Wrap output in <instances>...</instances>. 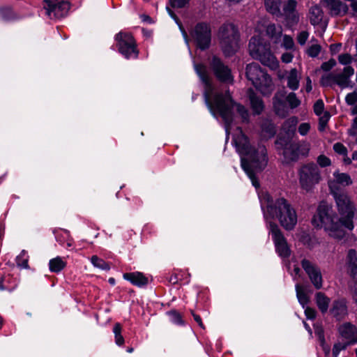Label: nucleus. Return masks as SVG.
<instances>
[{
  "label": "nucleus",
  "instance_id": "obj_17",
  "mask_svg": "<svg viewBox=\"0 0 357 357\" xmlns=\"http://www.w3.org/2000/svg\"><path fill=\"white\" fill-rule=\"evenodd\" d=\"M347 272L354 283L357 284V252L349 249L346 257Z\"/></svg>",
  "mask_w": 357,
  "mask_h": 357
},
{
  "label": "nucleus",
  "instance_id": "obj_44",
  "mask_svg": "<svg viewBox=\"0 0 357 357\" xmlns=\"http://www.w3.org/2000/svg\"><path fill=\"white\" fill-rule=\"evenodd\" d=\"M317 163L322 167L331 165V160L324 155H321L317 158Z\"/></svg>",
  "mask_w": 357,
  "mask_h": 357
},
{
  "label": "nucleus",
  "instance_id": "obj_22",
  "mask_svg": "<svg viewBox=\"0 0 357 357\" xmlns=\"http://www.w3.org/2000/svg\"><path fill=\"white\" fill-rule=\"evenodd\" d=\"M248 93L253 114L255 115L260 114L264 109L263 100L255 94L252 89H248Z\"/></svg>",
  "mask_w": 357,
  "mask_h": 357
},
{
  "label": "nucleus",
  "instance_id": "obj_38",
  "mask_svg": "<svg viewBox=\"0 0 357 357\" xmlns=\"http://www.w3.org/2000/svg\"><path fill=\"white\" fill-rule=\"evenodd\" d=\"M320 82L321 84L324 86H329L332 83H334V73H331L322 76Z\"/></svg>",
  "mask_w": 357,
  "mask_h": 357
},
{
  "label": "nucleus",
  "instance_id": "obj_36",
  "mask_svg": "<svg viewBox=\"0 0 357 357\" xmlns=\"http://www.w3.org/2000/svg\"><path fill=\"white\" fill-rule=\"evenodd\" d=\"M330 117L331 115L328 112H325L322 116H320L318 127L319 131L323 132L325 130Z\"/></svg>",
  "mask_w": 357,
  "mask_h": 357
},
{
  "label": "nucleus",
  "instance_id": "obj_26",
  "mask_svg": "<svg viewBox=\"0 0 357 357\" xmlns=\"http://www.w3.org/2000/svg\"><path fill=\"white\" fill-rule=\"evenodd\" d=\"M316 304L322 314L328 312L331 299L323 292H317L315 294Z\"/></svg>",
  "mask_w": 357,
  "mask_h": 357
},
{
  "label": "nucleus",
  "instance_id": "obj_43",
  "mask_svg": "<svg viewBox=\"0 0 357 357\" xmlns=\"http://www.w3.org/2000/svg\"><path fill=\"white\" fill-rule=\"evenodd\" d=\"M338 61L342 65H348L351 63L352 57L349 54H342L339 55Z\"/></svg>",
  "mask_w": 357,
  "mask_h": 357
},
{
  "label": "nucleus",
  "instance_id": "obj_52",
  "mask_svg": "<svg viewBox=\"0 0 357 357\" xmlns=\"http://www.w3.org/2000/svg\"><path fill=\"white\" fill-rule=\"evenodd\" d=\"M310 128V124L307 123H301L298 127V132L301 135H306Z\"/></svg>",
  "mask_w": 357,
  "mask_h": 357
},
{
  "label": "nucleus",
  "instance_id": "obj_18",
  "mask_svg": "<svg viewBox=\"0 0 357 357\" xmlns=\"http://www.w3.org/2000/svg\"><path fill=\"white\" fill-rule=\"evenodd\" d=\"M322 3L333 16L344 15L348 10L347 6L340 0H322Z\"/></svg>",
  "mask_w": 357,
  "mask_h": 357
},
{
  "label": "nucleus",
  "instance_id": "obj_11",
  "mask_svg": "<svg viewBox=\"0 0 357 357\" xmlns=\"http://www.w3.org/2000/svg\"><path fill=\"white\" fill-rule=\"evenodd\" d=\"M209 66L214 75L220 82L227 84L234 82L231 69L220 58L213 56L209 62Z\"/></svg>",
  "mask_w": 357,
  "mask_h": 357
},
{
  "label": "nucleus",
  "instance_id": "obj_23",
  "mask_svg": "<svg viewBox=\"0 0 357 357\" xmlns=\"http://www.w3.org/2000/svg\"><path fill=\"white\" fill-rule=\"evenodd\" d=\"M298 123V120L296 117H291L288 119H287L283 125H282V132H284L283 134L281 132L279 136H282L284 137H289V139H291L292 136L294 135L295 130H296V126Z\"/></svg>",
  "mask_w": 357,
  "mask_h": 357
},
{
  "label": "nucleus",
  "instance_id": "obj_3",
  "mask_svg": "<svg viewBox=\"0 0 357 357\" xmlns=\"http://www.w3.org/2000/svg\"><path fill=\"white\" fill-rule=\"evenodd\" d=\"M238 134L234 140L236 146L246 155V158L242 159V167L252 181V185L257 188L259 187V183L255 176V172L261 171L266 166V149L264 145H259L257 149H253L241 129L238 128Z\"/></svg>",
  "mask_w": 357,
  "mask_h": 357
},
{
  "label": "nucleus",
  "instance_id": "obj_6",
  "mask_svg": "<svg viewBox=\"0 0 357 357\" xmlns=\"http://www.w3.org/2000/svg\"><path fill=\"white\" fill-rule=\"evenodd\" d=\"M218 36L221 50L226 56L233 55L238 50L240 33L235 24L227 22L221 25Z\"/></svg>",
  "mask_w": 357,
  "mask_h": 357
},
{
  "label": "nucleus",
  "instance_id": "obj_63",
  "mask_svg": "<svg viewBox=\"0 0 357 357\" xmlns=\"http://www.w3.org/2000/svg\"><path fill=\"white\" fill-rule=\"evenodd\" d=\"M352 9L355 11V12H357V1H354L352 3H351V5Z\"/></svg>",
  "mask_w": 357,
  "mask_h": 357
},
{
  "label": "nucleus",
  "instance_id": "obj_15",
  "mask_svg": "<svg viewBox=\"0 0 357 357\" xmlns=\"http://www.w3.org/2000/svg\"><path fill=\"white\" fill-rule=\"evenodd\" d=\"M302 268L308 275L311 282L317 289L322 287V275L319 268L306 259L301 261Z\"/></svg>",
  "mask_w": 357,
  "mask_h": 357
},
{
  "label": "nucleus",
  "instance_id": "obj_37",
  "mask_svg": "<svg viewBox=\"0 0 357 357\" xmlns=\"http://www.w3.org/2000/svg\"><path fill=\"white\" fill-rule=\"evenodd\" d=\"M321 47L318 44L312 45L307 50V54L311 57H316L321 52Z\"/></svg>",
  "mask_w": 357,
  "mask_h": 357
},
{
  "label": "nucleus",
  "instance_id": "obj_4",
  "mask_svg": "<svg viewBox=\"0 0 357 357\" xmlns=\"http://www.w3.org/2000/svg\"><path fill=\"white\" fill-rule=\"evenodd\" d=\"M261 202L266 208L264 211L266 218L278 219L280 225L287 231L294 229L297 223V214L287 199L282 197L274 201L269 194L266 193Z\"/></svg>",
  "mask_w": 357,
  "mask_h": 357
},
{
  "label": "nucleus",
  "instance_id": "obj_34",
  "mask_svg": "<svg viewBox=\"0 0 357 357\" xmlns=\"http://www.w3.org/2000/svg\"><path fill=\"white\" fill-rule=\"evenodd\" d=\"M26 251L22 250L21 253L16 258V263L17 266L28 269L29 266L28 264L29 258L26 257Z\"/></svg>",
  "mask_w": 357,
  "mask_h": 357
},
{
  "label": "nucleus",
  "instance_id": "obj_27",
  "mask_svg": "<svg viewBox=\"0 0 357 357\" xmlns=\"http://www.w3.org/2000/svg\"><path fill=\"white\" fill-rule=\"evenodd\" d=\"M261 135L263 137L269 139L276 132L274 125L268 119H263L261 123Z\"/></svg>",
  "mask_w": 357,
  "mask_h": 357
},
{
  "label": "nucleus",
  "instance_id": "obj_56",
  "mask_svg": "<svg viewBox=\"0 0 357 357\" xmlns=\"http://www.w3.org/2000/svg\"><path fill=\"white\" fill-rule=\"evenodd\" d=\"M341 47V44H332L330 46V50L333 54H336Z\"/></svg>",
  "mask_w": 357,
  "mask_h": 357
},
{
  "label": "nucleus",
  "instance_id": "obj_49",
  "mask_svg": "<svg viewBox=\"0 0 357 357\" xmlns=\"http://www.w3.org/2000/svg\"><path fill=\"white\" fill-rule=\"evenodd\" d=\"M348 134L350 136H355L357 135V116L353 120L351 126L348 130Z\"/></svg>",
  "mask_w": 357,
  "mask_h": 357
},
{
  "label": "nucleus",
  "instance_id": "obj_19",
  "mask_svg": "<svg viewBox=\"0 0 357 357\" xmlns=\"http://www.w3.org/2000/svg\"><path fill=\"white\" fill-rule=\"evenodd\" d=\"M354 74V69L349 66L344 68L340 73H334V83L342 88H346L349 85V77Z\"/></svg>",
  "mask_w": 357,
  "mask_h": 357
},
{
  "label": "nucleus",
  "instance_id": "obj_7",
  "mask_svg": "<svg viewBox=\"0 0 357 357\" xmlns=\"http://www.w3.org/2000/svg\"><path fill=\"white\" fill-rule=\"evenodd\" d=\"M246 77L263 95L269 96L273 91L275 87L271 77L258 63L247 66Z\"/></svg>",
  "mask_w": 357,
  "mask_h": 357
},
{
  "label": "nucleus",
  "instance_id": "obj_58",
  "mask_svg": "<svg viewBox=\"0 0 357 357\" xmlns=\"http://www.w3.org/2000/svg\"><path fill=\"white\" fill-rule=\"evenodd\" d=\"M115 341H116V343L118 345H122V344L124 343V338H123V337L121 335V334H120V335H115Z\"/></svg>",
  "mask_w": 357,
  "mask_h": 357
},
{
  "label": "nucleus",
  "instance_id": "obj_14",
  "mask_svg": "<svg viewBox=\"0 0 357 357\" xmlns=\"http://www.w3.org/2000/svg\"><path fill=\"white\" fill-rule=\"evenodd\" d=\"M44 3L45 13L51 19L64 17L70 9V3L68 1L53 2L50 0H45Z\"/></svg>",
  "mask_w": 357,
  "mask_h": 357
},
{
  "label": "nucleus",
  "instance_id": "obj_28",
  "mask_svg": "<svg viewBox=\"0 0 357 357\" xmlns=\"http://www.w3.org/2000/svg\"><path fill=\"white\" fill-rule=\"evenodd\" d=\"M310 20L312 24H319L323 19V11L317 5L313 6L310 9Z\"/></svg>",
  "mask_w": 357,
  "mask_h": 357
},
{
  "label": "nucleus",
  "instance_id": "obj_13",
  "mask_svg": "<svg viewBox=\"0 0 357 357\" xmlns=\"http://www.w3.org/2000/svg\"><path fill=\"white\" fill-rule=\"evenodd\" d=\"M119 51L126 58L134 56H137L138 52L136 50L133 37L128 33L120 32L116 36Z\"/></svg>",
  "mask_w": 357,
  "mask_h": 357
},
{
  "label": "nucleus",
  "instance_id": "obj_46",
  "mask_svg": "<svg viewBox=\"0 0 357 357\" xmlns=\"http://www.w3.org/2000/svg\"><path fill=\"white\" fill-rule=\"evenodd\" d=\"M336 65V61L334 59H331L328 61L324 62L321 68L324 71H328Z\"/></svg>",
  "mask_w": 357,
  "mask_h": 357
},
{
  "label": "nucleus",
  "instance_id": "obj_2",
  "mask_svg": "<svg viewBox=\"0 0 357 357\" xmlns=\"http://www.w3.org/2000/svg\"><path fill=\"white\" fill-rule=\"evenodd\" d=\"M195 68L204 84L203 95L206 105L212 113L215 112L219 113L225 121L227 132H229V126L234 119L232 109L234 107L240 115L242 121L248 123L249 112L243 105L236 103L228 91L225 93L215 91L212 79L208 75L206 66L195 64Z\"/></svg>",
  "mask_w": 357,
  "mask_h": 357
},
{
  "label": "nucleus",
  "instance_id": "obj_59",
  "mask_svg": "<svg viewBox=\"0 0 357 357\" xmlns=\"http://www.w3.org/2000/svg\"><path fill=\"white\" fill-rule=\"evenodd\" d=\"M113 331L116 335H120L121 333V326L120 324L119 323H116L115 325H114V329H113Z\"/></svg>",
  "mask_w": 357,
  "mask_h": 357
},
{
  "label": "nucleus",
  "instance_id": "obj_50",
  "mask_svg": "<svg viewBox=\"0 0 357 357\" xmlns=\"http://www.w3.org/2000/svg\"><path fill=\"white\" fill-rule=\"evenodd\" d=\"M167 9L169 10L170 15L175 20L176 22L179 26L181 30L183 32L184 37L187 38L188 34H187L186 31L184 30V29L183 28L182 24H181V22L179 21L178 18L177 17V16L169 8H167Z\"/></svg>",
  "mask_w": 357,
  "mask_h": 357
},
{
  "label": "nucleus",
  "instance_id": "obj_51",
  "mask_svg": "<svg viewBox=\"0 0 357 357\" xmlns=\"http://www.w3.org/2000/svg\"><path fill=\"white\" fill-rule=\"evenodd\" d=\"M305 314L307 319H313L316 317L317 312L314 309L307 307L305 310Z\"/></svg>",
  "mask_w": 357,
  "mask_h": 357
},
{
  "label": "nucleus",
  "instance_id": "obj_45",
  "mask_svg": "<svg viewBox=\"0 0 357 357\" xmlns=\"http://www.w3.org/2000/svg\"><path fill=\"white\" fill-rule=\"evenodd\" d=\"M189 1L190 0H169L171 6L174 8H183Z\"/></svg>",
  "mask_w": 357,
  "mask_h": 357
},
{
  "label": "nucleus",
  "instance_id": "obj_5",
  "mask_svg": "<svg viewBox=\"0 0 357 357\" xmlns=\"http://www.w3.org/2000/svg\"><path fill=\"white\" fill-rule=\"evenodd\" d=\"M275 144L277 151L283 155L284 162L286 163L296 162L300 155H307L310 150L309 144L296 142L282 136L278 137Z\"/></svg>",
  "mask_w": 357,
  "mask_h": 357
},
{
  "label": "nucleus",
  "instance_id": "obj_10",
  "mask_svg": "<svg viewBox=\"0 0 357 357\" xmlns=\"http://www.w3.org/2000/svg\"><path fill=\"white\" fill-rule=\"evenodd\" d=\"M269 229L274 241L276 252L283 258L289 257L291 254V250L287 239L278 225L275 222H271L269 223Z\"/></svg>",
  "mask_w": 357,
  "mask_h": 357
},
{
  "label": "nucleus",
  "instance_id": "obj_20",
  "mask_svg": "<svg viewBox=\"0 0 357 357\" xmlns=\"http://www.w3.org/2000/svg\"><path fill=\"white\" fill-rule=\"evenodd\" d=\"M342 337L349 340L350 342H357V328L350 323H345L339 328Z\"/></svg>",
  "mask_w": 357,
  "mask_h": 357
},
{
  "label": "nucleus",
  "instance_id": "obj_62",
  "mask_svg": "<svg viewBox=\"0 0 357 357\" xmlns=\"http://www.w3.org/2000/svg\"><path fill=\"white\" fill-rule=\"evenodd\" d=\"M169 282H171V283H172V284H176V283L178 282L177 275H172V276L169 278Z\"/></svg>",
  "mask_w": 357,
  "mask_h": 357
},
{
  "label": "nucleus",
  "instance_id": "obj_16",
  "mask_svg": "<svg viewBox=\"0 0 357 357\" xmlns=\"http://www.w3.org/2000/svg\"><path fill=\"white\" fill-rule=\"evenodd\" d=\"M330 313L337 321L344 319L348 314L346 300L344 298L335 300L330 309Z\"/></svg>",
  "mask_w": 357,
  "mask_h": 357
},
{
  "label": "nucleus",
  "instance_id": "obj_53",
  "mask_svg": "<svg viewBox=\"0 0 357 357\" xmlns=\"http://www.w3.org/2000/svg\"><path fill=\"white\" fill-rule=\"evenodd\" d=\"M170 314L172 316L173 320L175 323L182 324L183 321L179 313L176 311H171Z\"/></svg>",
  "mask_w": 357,
  "mask_h": 357
},
{
  "label": "nucleus",
  "instance_id": "obj_47",
  "mask_svg": "<svg viewBox=\"0 0 357 357\" xmlns=\"http://www.w3.org/2000/svg\"><path fill=\"white\" fill-rule=\"evenodd\" d=\"M308 36H309V33L307 31H301L298 35V37H297L298 43L301 45H305L308 38Z\"/></svg>",
  "mask_w": 357,
  "mask_h": 357
},
{
  "label": "nucleus",
  "instance_id": "obj_57",
  "mask_svg": "<svg viewBox=\"0 0 357 357\" xmlns=\"http://www.w3.org/2000/svg\"><path fill=\"white\" fill-rule=\"evenodd\" d=\"M282 60L284 63H289L292 60V55L289 53H286L282 54Z\"/></svg>",
  "mask_w": 357,
  "mask_h": 357
},
{
  "label": "nucleus",
  "instance_id": "obj_61",
  "mask_svg": "<svg viewBox=\"0 0 357 357\" xmlns=\"http://www.w3.org/2000/svg\"><path fill=\"white\" fill-rule=\"evenodd\" d=\"M352 158H350L349 157H347V155H346V156H344V158H343V162L345 165H350L351 164L352 162Z\"/></svg>",
  "mask_w": 357,
  "mask_h": 357
},
{
  "label": "nucleus",
  "instance_id": "obj_30",
  "mask_svg": "<svg viewBox=\"0 0 357 357\" xmlns=\"http://www.w3.org/2000/svg\"><path fill=\"white\" fill-rule=\"evenodd\" d=\"M296 291L298 301L304 307L309 302V296H307L306 288L303 285L297 284L296 285Z\"/></svg>",
  "mask_w": 357,
  "mask_h": 357
},
{
  "label": "nucleus",
  "instance_id": "obj_40",
  "mask_svg": "<svg viewBox=\"0 0 357 357\" xmlns=\"http://www.w3.org/2000/svg\"><path fill=\"white\" fill-rule=\"evenodd\" d=\"M334 151L343 156L347 155V149L342 143L337 142L333 145Z\"/></svg>",
  "mask_w": 357,
  "mask_h": 357
},
{
  "label": "nucleus",
  "instance_id": "obj_24",
  "mask_svg": "<svg viewBox=\"0 0 357 357\" xmlns=\"http://www.w3.org/2000/svg\"><path fill=\"white\" fill-rule=\"evenodd\" d=\"M300 79L297 69H291L287 75V86L292 91L297 90L299 87Z\"/></svg>",
  "mask_w": 357,
  "mask_h": 357
},
{
  "label": "nucleus",
  "instance_id": "obj_25",
  "mask_svg": "<svg viewBox=\"0 0 357 357\" xmlns=\"http://www.w3.org/2000/svg\"><path fill=\"white\" fill-rule=\"evenodd\" d=\"M123 278L137 286H144L148 283V278L139 272L125 273Z\"/></svg>",
  "mask_w": 357,
  "mask_h": 357
},
{
  "label": "nucleus",
  "instance_id": "obj_31",
  "mask_svg": "<svg viewBox=\"0 0 357 357\" xmlns=\"http://www.w3.org/2000/svg\"><path fill=\"white\" fill-rule=\"evenodd\" d=\"M49 265L52 272L58 273L65 268L66 264L60 257H56L50 261Z\"/></svg>",
  "mask_w": 357,
  "mask_h": 357
},
{
  "label": "nucleus",
  "instance_id": "obj_9",
  "mask_svg": "<svg viewBox=\"0 0 357 357\" xmlns=\"http://www.w3.org/2000/svg\"><path fill=\"white\" fill-rule=\"evenodd\" d=\"M299 184L306 192H310L321 179L319 167L314 163H308L301 166L298 170Z\"/></svg>",
  "mask_w": 357,
  "mask_h": 357
},
{
  "label": "nucleus",
  "instance_id": "obj_60",
  "mask_svg": "<svg viewBox=\"0 0 357 357\" xmlns=\"http://www.w3.org/2000/svg\"><path fill=\"white\" fill-rule=\"evenodd\" d=\"M312 89V81L309 77L306 78V91L310 92Z\"/></svg>",
  "mask_w": 357,
  "mask_h": 357
},
{
  "label": "nucleus",
  "instance_id": "obj_64",
  "mask_svg": "<svg viewBox=\"0 0 357 357\" xmlns=\"http://www.w3.org/2000/svg\"><path fill=\"white\" fill-rule=\"evenodd\" d=\"M352 114H357V104L351 109Z\"/></svg>",
  "mask_w": 357,
  "mask_h": 357
},
{
  "label": "nucleus",
  "instance_id": "obj_48",
  "mask_svg": "<svg viewBox=\"0 0 357 357\" xmlns=\"http://www.w3.org/2000/svg\"><path fill=\"white\" fill-rule=\"evenodd\" d=\"M294 43L291 37L285 35L283 38V45L287 49H291L294 47Z\"/></svg>",
  "mask_w": 357,
  "mask_h": 357
},
{
  "label": "nucleus",
  "instance_id": "obj_35",
  "mask_svg": "<svg viewBox=\"0 0 357 357\" xmlns=\"http://www.w3.org/2000/svg\"><path fill=\"white\" fill-rule=\"evenodd\" d=\"M286 100L291 109L296 108L301 105V100L294 92H291L287 96Z\"/></svg>",
  "mask_w": 357,
  "mask_h": 357
},
{
  "label": "nucleus",
  "instance_id": "obj_55",
  "mask_svg": "<svg viewBox=\"0 0 357 357\" xmlns=\"http://www.w3.org/2000/svg\"><path fill=\"white\" fill-rule=\"evenodd\" d=\"M191 314L193 316L194 319L195 320V321L199 324V326L200 327H202V328H204V324H203V323L202 321L201 317L198 314H196L192 310H191Z\"/></svg>",
  "mask_w": 357,
  "mask_h": 357
},
{
  "label": "nucleus",
  "instance_id": "obj_54",
  "mask_svg": "<svg viewBox=\"0 0 357 357\" xmlns=\"http://www.w3.org/2000/svg\"><path fill=\"white\" fill-rule=\"evenodd\" d=\"M266 32L272 38L276 36V28H275V24L268 25L267 26Z\"/></svg>",
  "mask_w": 357,
  "mask_h": 357
},
{
  "label": "nucleus",
  "instance_id": "obj_33",
  "mask_svg": "<svg viewBox=\"0 0 357 357\" xmlns=\"http://www.w3.org/2000/svg\"><path fill=\"white\" fill-rule=\"evenodd\" d=\"M91 261L93 265L98 268L108 271L110 268L109 264L105 261L103 259L99 258L96 255H93L91 258Z\"/></svg>",
  "mask_w": 357,
  "mask_h": 357
},
{
  "label": "nucleus",
  "instance_id": "obj_29",
  "mask_svg": "<svg viewBox=\"0 0 357 357\" xmlns=\"http://www.w3.org/2000/svg\"><path fill=\"white\" fill-rule=\"evenodd\" d=\"M281 0H265V6L266 10L271 14L276 16H282L280 10Z\"/></svg>",
  "mask_w": 357,
  "mask_h": 357
},
{
  "label": "nucleus",
  "instance_id": "obj_12",
  "mask_svg": "<svg viewBox=\"0 0 357 357\" xmlns=\"http://www.w3.org/2000/svg\"><path fill=\"white\" fill-rule=\"evenodd\" d=\"M191 36L201 50L208 49L211 40L210 26L204 22L198 23L191 32Z\"/></svg>",
  "mask_w": 357,
  "mask_h": 357
},
{
  "label": "nucleus",
  "instance_id": "obj_42",
  "mask_svg": "<svg viewBox=\"0 0 357 357\" xmlns=\"http://www.w3.org/2000/svg\"><path fill=\"white\" fill-rule=\"evenodd\" d=\"M345 101L349 105H354L357 102V91L348 93L345 98Z\"/></svg>",
  "mask_w": 357,
  "mask_h": 357
},
{
  "label": "nucleus",
  "instance_id": "obj_1",
  "mask_svg": "<svg viewBox=\"0 0 357 357\" xmlns=\"http://www.w3.org/2000/svg\"><path fill=\"white\" fill-rule=\"evenodd\" d=\"M337 207L339 216L333 214L331 208L321 204L314 215L312 223L315 227H323L328 235L336 239H342L346 234V229H354L353 218L356 211L350 197L345 192H333Z\"/></svg>",
  "mask_w": 357,
  "mask_h": 357
},
{
  "label": "nucleus",
  "instance_id": "obj_21",
  "mask_svg": "<svg viewBox=\"0 0 357 357\" xmlns=\"http://www.w3.org/2000/svg\"><path fill=\"white\" fill-rule=\"evenodd\" d=\"M297 2L295 0H288L283 6L284 15L291 24H295L298 20V17L296 13V7Z\"/></svg>",
  "mask_w": 357,
  "mask_h": 357
},
{
  "label": "nucleus",
  "instance_id": "obj_41",
  "mask_svg": "<svg viewBox=\"0 0 357 357\" xmlns=\"http://www.w3.org/2000/svg\"><path fill=\"white\" fill-rule=\"evenodd\" d=\"M324 104L323 100L321 99L317 100L314 105V113L318 116H321V114L324 112Z\"/></svg>",
  "mask_w": 357,
  "mask_h": 357
},
{
  "label": "nucleus",
  "instance_id": "obj_8",
  "mask_svg": "<svg viewBox=\"0 0 357 357\" xmlns=\"http://www.w3.org/2000/svg\"><path fill=\"white\" fill-rule=\"evenodd\" d=\"M250 54L255 59L259 60L260 62L268 66L272 70L278 67V61L276 57L271 53L269 46L263 43L258 37H252L248 45Z\"/></svg>",
  "mask_w": 357,
  "mask_h": 357
},
{
  "label": "nucleus",
  "instance_id": "obj_39",
  "mask_svg": "<svg viewBox=\"0 0 357 357\" xmlns=\"http://www.w3.org/2000/svg\"><path fill=\"white\" fill-rule=\"evenodd\" d=\"M347 345H348V344H346V343H342V342L335 343L333 348V357H337L339 353L342 350L346 349Z\"/></svg>",
  "mask_w": 357,
  "mask_h": 357
},
{
  "label": "nucleus",
  "instance_id": "obj_32",
  "mask_svg": "<svg viewBox=\"0 0 357 357\" xmlns=\"http://www.w3.org/2000/svg\"><path fill=\"white\" fill-rule=\"evenodd\" d=\"M334 176L335 177L337 182L340 184L345 186L352 184V180L350 176L346 173L335 172L334 173Z\"/></svg>",
  "mask_w": 357,
  "mask_h": 357
}]
</instances>
